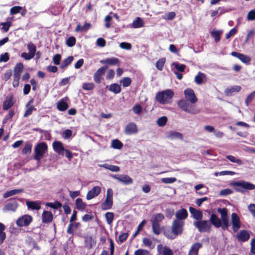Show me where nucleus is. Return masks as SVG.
Wrapping results in <instances>:
<instances>
[{"label":"nucleus","instance_id":"obj_36","mask_svg":"<svg viewBox=\"0 0 255 255\" xmlns=\"http://www.w3.org/2000/svg\"><path fill=\"white\" fill-rule=\"evenodd\" d=\"M73 59L74 58L72 56H69L67 58L65 59L60 66V68L62 69L65 68L72 63Z\"/></svg>","mask_w":255,"mask_h":255},{"label":"nucleus","instance_id":"obj_14","mask_svg":"<svg viewBox=\"0 0 255 255\" xmlns=\"http://www.w3.org/2000/svg\"><path fill=\"white\" fill-rule=\"evenodd\" d=\"M53 150L59 155H63L65 148L63 143L60 141H55L52 143Z\"/></svg>","mask_w":255,"mask_h":255},{"label":"nucleus","instance_id":"obj_63","mask_svg":"<svg viewBox=\"0 0 255 255\" xmlns=\"http://www.w3.org/2000/svg\"><path fill=\"white\" fill-rule=\"evenodd\" d=\"M12 75V71L11 69H9L6 70L3 74V77L2 78L3 80L5 81H7L9 80L11 76Z\"/></svg>","mask_w":255,"mask_h":255},{"label":"nucleus","instance_id":"obj_9","mask_svg":"<svg viewBox=\"0 0 255 255\" xmlns=\"http://www.w3.org/2000/svg\"><path fill=\"white\" fill-rule=\"evenodd\" d=\"M231 223L233 231L237 232L241 228V221L239 217L235 213H233L231 215Z\"/></svg>","mask_w":255,"mask_h":255},{"label":"nucleus","instance_id":"obj_8","mask_svg":"<svg viewBox=\"0 0 255 255\" xmlns=\"http://www.w3.org/2000/svg\"><path fill=\"white\" fill-rule=\"evenodd\" d=\"M32 217L30 215H24L17 220L16 224L20 227H26L32 222Z\"/></svg>","mask_w":255,"mask_h":255},{"label":"nucleus","instance_id":"obj_17","mask_svg":"<svg viewBox=\"0 0 255 255\" xmlns=\"http://www.w3.org/2000/svg\"><path fill=\"white\" fill-rule=\"evenodd\" d=\"M231 55L234 57H236L239 59L243 63L246 64H249L251 61V59L250 56L238 53L236 51H233L231 53Z\"/></svg>","mask_w":255,"mask_h":255},{"label":"nucleus","instance_id":"obj_39","mask_svg":"<svg viewBox=\"0 0 255 255\" xmlns=\"http://www.w3.org/2000/svg\"><path fill=\"white\" fill-rule=\"evenodd\" d=\"M222 31H220V30L214 31V30H213L211 33V35L212 37L214 38L215 42H218L220 40L221 35L222 34Z\"/></svg>","mask_w":255,"mask_h":255},{"label":"nucleus","instance_id":"obj_40","mask_svg":"<svg viewBox=\"0 0 255 255\" xmlns=\"http://www.w3.org/2000/svg\"><path fill=\"white\" fill-rule=\"evenodd\" d=\"M112 146L114 149H120L123 147V144L120 140L116 139L112 140Z\"/></svg>","mask_w":255,"mask_h":255},{"label":"nucleus","instance_id":"obj_4","mask_svg":"<svg viewBox=\"0 0 255 255\" xmlns=\"http://www.w3.org/2000/svg\"><path fill=\"white\" fill-rule=\"evenodd\" d=\"M48 146L45 142L38 143L34 149V159L40 161L47 151Z\"/></svg>","mask_w":255,"mask_h":255},{"label":"nucleus","instance_id":"obj_13","mask_svg":"<svg viewBox=\"0 0 255 255\" xmlns=\"http://www.w3.org/2000/svg\"><path fill=\"white\" fill-rule=\"evenodd\" d=\"M101 192V188L100 186H94L87 193L86 195V199L88 200H91L99 195Z\"/></svg>","mask_w":255,"mask_h":255},{"label":"nucleus","instance_id":"obj_48","mask_svg":"<svg viewBox=\"0 0 255 255\" xmlns=\"http://www.w3.org/2000/svg\"><path fill=\"white\" fill-rule=\"evenodd\" d=\"M167 118L165 116H162L160 118H159V119H158L157 121V124L159 126V127H163L164 126L167 122Z\"/></svg>","mask_w":255,"mask_h":255},{"label":"nucleus","instance_id":"obj_50","mask_svg":"<svg viewBox=\"0 0 255 255\" xmlns=\"http://www.w3.org/2000/svg\"><path fill=\"white\" fill-rule=\"evenodd\" d=\"M105 218L106 219L107 223L110 225L113 221L114 214L112 212H107L105 214Z\"/></svg>","mask_w":255,"mask_h":255},{"label":"nucleus","instance_id":"obj_18","mask_svg":"<svg viewBox=\"0 0 255 255\" xmlns=\"http://www.w3.org/2000/svg\"><path fill=\"white\" fill-rule=\"evenodd\" d=\"M33 99H31L26 104L25 106L27 108V110L23 115V117L24 118L28 117L32 114L33 111H36V109L33 106L30 105L33 103Z\"/></svg>","mask_w":255,"mask_h":255},{"label":"nucleus","instance_id":"obj_1","mask_svg":"<svg viewBox=\"0 0 255 255\" xmlns=\"http://www.w3.org/2000/svg\"><path fill=\"white\" fill-rule=\"evenodd\" d=\"M185 99L179 100L177 105L183 111L192 114H196L199 111L196 108L195 104L198 101L194 91L191 88H187L184 91Z\"/></svg>","mask_w":255,"mask_h":255},{"label":"nucleus","instance_id":"obj_52","mask_svg":"<svg viewBox=\"0 0 255 255\" xmlns=\"http://www.w3.org/2000/svg\"><path fill=\"white\" fill-rule=\"evenodd\" d=\"M226 158L230 161L234 163H237L239 165H241L242 164V161L241 159H237L233 155H227Z\"/></svg>","mask_w":255,"mask_h":255},{"label":"nucleus","instance_id":"obj_23","mask_svg":"<svg viewBox=\"0 0 255 255\" xmlns=\"http://www.w3.org/2000/svg\"><path fill=\"white\" fill-rule=\"evenodd\" d=\"M175 216L177 218L176 220H184L188 217L187 211L184 208L178 210L175 213Z\"/></svg>","mask_w":255,"mask_h":255},{"label":"nucleus","instance_id":"obj_55","mask_svg":"<svg viewBox=\"0 0 255 255\" xmlns=\"http://www.w3.org/2000/svg\"><path fill=\"white\" fill-rule=\"evenodd\" d=\"M0 25L2 26L1 30H3L4 32H7L11 25V22L10 21L1 22Z\"/></svg>","mask_w":255,"mask_h":255},{"label":"nucleus","instance_id":"obj_43","mask_svg":"<svg viewBox=\"0 0 255 255\" xmlns=\"http://www.w3.org/2000/svg\"><path fill=\"white\" fill-rule=\"evenodd\" d=\"M27 48L29 51V53L34 57L36 51V48L35 45L32 42H29L27 44Z\"/></svg>","mask_w":255,"mask_h":255},{"label":"nucleus","instance_id":"obj_29","mask_svg":"<svg viewBox=\"0 0 255 255\" xmlns=\"http://www.w3.org/2000/svg\"><path fill=\"white\" fill-rule=\"evenodd\" d=\"M113 205V200L105 199L101 204V207L102 210H110L112 208Z\"/></svg>","mask_w":255,"mask_h":255},{"label":"nucleus","instance_id":"obj_5","mask_svg":"<svg viewBox=\"0 0 255 255\" xmlns=\"http://www.w3.org/2000/svg\"><path fill=\"white\" fill-rule=\"evenodd\" d=\"M194 225L201 233H209L211 231V225L209 221L206 220H201L199 221L195 222H194Z\"/></svg>","mask_w":255,"mask_h":255},{"label":"nucleus","instance_id":"obj_34","mask_svg":"<svg viewBox=\"0 0 255 255\" xmlns=\"http://www.w3.org/2000/svg\"><path fill=\"white\" fill-rule=\"evenodd\" d=\"M75 204L76 208L81 211H83L85 209L87 205L84 202L81 198H77L75 201Z\"/></svg>","mask_w":255,"mask_h":255},{"label":"nucleus","instance_id":"obj_27","mask_svg":"<svg viewBox=\"0 0 255 255\" xmlns=\"http://www.w3.org/2000/svg\"><path fill=\"white\" fill-rule=\"evenodd\" d=\"M210 221L216 228H220L221 226V220L216 214H212L211 215Z\"/></svg>","mask_w":255,"mask_h":255},{"label":"nucleus","instance_id":"obj_46","mask_svg":"<svg viewBox=\"0 0 255 255\" xmlns=\"http://www.w3.org/2000/svg\"><path fill=\"white\" fill-rule=\"evenodd\" d=\"M46 205V206L54 209H57L62 207V204L59 201H55L54 203L48 202L47 203Z\"/></svg>","mask_w":255,"mask_h":255},{"label":"nucleus","instance_id":"obj_2","mask_svg":"<svg viewBox=\"0 0 255 255\" xmlns=\"http://www.w3.org/2000/svg\"><path fill=\"white\" fill-rule=\"evenodd\" d=\"M174 95V93L172 90L167 89L158 92L156 94L155 100L161 104H169L172 103V100Z\"/></svg>","mask_w":255,"mask_h":255},{"label":"nucleus","instance_id":"obj_59","mask_svg":"<svg viewBox=\"0 0 255 255\" xmlns=\"http://www.w3.org/2000/svg\"><path fill=\"white\" fill-rule=\"evenodd\" d=\"M204 74L199 72L195 77V82L197 84L200 85L203 83L202 76Z\"/></svg>","mask_w":255,"mask_h":255},{"label":"nucleus","instance_id":"obj_10","mask_svg":"<svg viewBox=\"0 0 255 255\" xmlns=\"http://www.w3.org/2000/svg\"><path fill=\"white\" fill-rule=\"evenodd\" d=\"M18 204L16 201V198H11L8 202L4 205V210L6 211L14 212L18 208Z\"/></svg>","mask_w":255,"mask_h":255},{"label":"nucleus","instance_id":"obj_62","mask_svg":"<svg viewBox=\"0 0 255 255\" xmlns=\"http://www.w3.org/2000/svg\"><path fill=\"white\" fill-rule=\"evenodd\" d=\"M255 97V91L249 94L246 99V104L247 106H249V104L253 101V99Z\"/></svg>","mask_w":255,"mask_h":255},{"label":"nucleus","instance_id":"obj_35","mask_svg":"<svg viewBox=\"0 0 255 255\" xmlns=\"http://www.w3.org/2000/svg\"><path fill=\"white\" fill-rule=\"evenodd\" d=\"M100 166L113 172H118L120 170V168L118 166L108 164L107 163L101 165Z\"/></svg>","mask_w":255,"mask_h":255},{"label":"nucleus","instance_id":"obj_21","mask_svg":"<svg viewBox=\"0 0 255 255\" xmlns=\"http://www.w3.org/2000/svg\"><path fill=\"white\" fill-rule=\"evenodd\" d=\"M203 245L200 243H195L193 244L188 253V255H198L199 249L202 248Z\"/></svg>","mask_w":255,"mask_h":255},{"label":"nucleus","instance_id":"obj_11","mask_svg":"<svg viewBox=\"0 0 255 255\" xmlns=\"http://www.w3.org/2000/svg\"><path fill=\"white\" fill-rule=\"evenodd\" d=\"M138 132V128L136 125L133 122L128 123L124 129V133L127 135L136 134Z\"/></svg>","mask_w":255,"mask_h":255},{"label":"nucleus","instance_id":"obj_41","mask_svg":"<svg viewBox=\"0 0 255 255\" xmlns=\"http://www.w3.org/2000/svg\"><path fill=\"white\" fill-rule=\"evenodd\" d=\"M131 79L129 77H124L121 80L120 82L124 87H127L130 85L131 83Z\"/></svg>","mask_w":255,"mask_h":255},{"label":"nucleus","instance_id":"obj_19","mask_svg":"<svg viewBox=\"0 0 255 255\" xmlns=\"http://www.w3.org/2000/svg\"><path fill=\"white\" fill-rule=\"evenodd\" d=\"M53 219V215L50 211L44 210L42 214V221L43 223L48 224L51 223Z\"/></svg>","mask_w":255,"mask_h":255},{"label":"nucleus","instance_id":"obj_30","mask_svg":"<svg viewBox=\"0 0 255 255\" xmlns=\"http://www.w3.org/2000/svg\"><path fill=\"white\" fill-rule=\"evenodd\" d=\"M108 90L115 94H118L121 92L122 89L118 84L113 83L109 86Z\"/></svg>","mask_w":255,"mask_h":255},{"label":"nucleus","instance_id":"obj_33","mask_svg":"<svg viewBox=\"0 0 255 255\" xmlns=\"http://www.w3.org/2000/svg\"><path fill=\"white\" fill-rule=\"evenodd\" d=\"M23 189H15L11 190L10 191H7L6 192H5L3 194V197L4 198H7L10 196L21 193L23 192Z\"/></svg>","mask_w":255,"mask_h":255},{"label":"nucleus","instance_id":"obj_32","mask_svg":"<svg viewBox=\"0 0 255 255\" xmlns=\"http://www.w3.org/2000/svg\"><path fill=\"white\" fill-rule=\"evenodd\" d=\"M91 27V25L90 23H85L83 26H81L80 24H78L76 28L75 29V31L78 32H83V31H87L89 30Z\"/></svg>","mask_w":255,"mask_h":255},{"label":"nucleus","instance_id":"obj_64","mask_svg":"<svg viewBox=\"0 0 255 255\" xmlns=\"http://www.w3.org/2000/svg\"><path fill=\"white\" fill-rule=\"evenodd\" d=\"M132 111L134 113L138 115L141 113L142 111V108L140 105L137 104L132 108Z\"/></svg>","mask_w":255,"mask_h":255},{"label":"nucleus","instance_id":"obj_16","mask_svg":"<svg viewBox=\"0 0 255 255\" xmlns=\"http://www.w3.org/2000/svg\"><path fill=\"white\" fill-rule=\"evenodd\" d=\"M236 237L238 241L245 242L249 240L250 234L247 230H242L237 234Z\"/></svg>","mask_w":255,"mask_h":255},{"label":"nucleus","instance_id":"obj_45","mask_svg":"<svg viewBox=\"0 0 255 255\" xmlns=\"http://www.w3.org/2000/svg\"><path fill=\"white\" fill-rule=\"evenodd\" d=\"M151 227L153 232L157 235H158L160 234L161 229L160 228V224H154L151 223Z\"/></svg>","mask_w":255,"mask_h":255},{"label":"nucleus","instance_id":"obj_15","mask_svg":"<svg viewBox=\"0 0 255 255\" xmlns=\"http://www.w3.org/2000/svg\"><path fill=\"white\" fill-rule=\"evenodd\" d=\"M100 63L108 65H120V60L116 57L108 58L105 59L101 60Z\"/></svg>","mask_w":255,"mask_h":255},{"label":"nucleus","instance_id":"obj_3","mask_svg":"<svg viewBox=\"0 0 255 255\" xmlns=\"http://www.w3.org/2000/svg\"><path fill=\"white\" fill-rule=\"evenodd\" d=\"M231 185L234 187L236 191L241 193H244L245 190L240 188L249 190L255 189V185L244 180L234 182Z\"/></svg>","mask_w":255,"mask_h":255},{"label":"nucleus","instance_id":"obj_58","mask_svg":"<svg viewBox=\"0 0 255 255\" xmlns=\"http://www.w3.org/2000/svg\"><path fill=\"white\" fill-rule=\"evenodd\" d=\"M233 193V191L232 189L226 188L223 189L220 191L219 195L220 196H227L228 195H230Z\"/></svg>","mask_w":255,"mask_h":255},{"label":"nucleus","instance_id":"obj_56","mask_svg":"<svg viewBox=\"0 0 255 255\" xmlns=\"http://www.w3.org/2000/svg\"><path fill=\"white\" fill-rule=\"evenodd\" d=\"M22 9V7L20 6H14L12 7L10 9V13L12 15L16 14L20 12Z\"/></svg>","mask_w":255,"mask_h":255},{"label":"nucleus","instance_id":"obj_42","mask_svg":"<svg viewBox=\"0 0 255 255\" xmlns=\"http://www.w3.org/2000/svg\"><path fill=\"white\" fill-rule=\"evenodd\" d=\"M95 85L94 83H84L82 85V88L86 91H91L94 89Z\"/></svg>","mask_w":255,"mask_h":255},{"label":"nucleus","instance_id":"obj_49","mask_svg":"<svg viewBox=\"0 0 255 255\" xmlns=\"http://www.w3.org/2000/svg\"><path fill=\"white\" fill-rule=\"evenodd\" d=\"M165 62V58H161L158 60L155 64L156 67L159 70H162Z\"/></svg>","mask_w":255,"mask_h":255},{"label":"nucleus","instance_id":"obj_38","mask_svg":"<svg viewBox=\"0 0 255 255\" xmlns=\"http://www.w3.org/2000/svg\"><path fill=\"white\" fill-rule=\"evenodd\" d=\"M144 25L143 20L139 17H137L133 21L132 26L134 28H138L142 27Z\"/></svg>","mask_w":255,"mask_h":255},{"label":"nucleus","instance_id":"obj_53","mask_svg":"<svg viewBox=\"0 0 255 255\" xmlns=\"http://www.w3.org/2000/svg\"><path fill=\"white\" fill-rule=\"evenodd\" d=\"M173 65H174L175 68L180 72H184L186 67V66L184 64H179L178 62H173Z\"/></svg>","mask_w":255,"mask_h":255},{"label":"nucleus","instance_id":"obj_44","mask_svg":"<svg viewBox=\"0 0 255 255\" xmlns=\"http://www.w3.org/2000/svg\"><path fill=\"white\" fill-rule=\"evenodd\" d=\"M32 145L30 143H26L22 148V152L24 154H29L31 152Z\"/></svg>","mask_w":255,"mask_h":255},{"label":"nucleus","instance_id":"obj_60","mask_svg":"<svg viewBox=\"0 0 255 255\" xmlns=\"http://www.w3.org/2000/svg\"><path fill=\"white\" fill-rule=\"evenodd\" d=\"M9 54L7 52H5L4 54H2L0 56V63L6 62L9 60Z\"/></svg>","mask_w":255,"mask_h":255},{"label":"nucleus","instance_id":"obj_31","mask_svg":"<svg viewBox=\"0 0 255 255\" xmlns=\"http://www.w3.org/2000/svg\"><path fill=\"white\" fill-rule=\"evenodd\" d=\"M81 226V224L79 222H75L74 223H70L68 226L67 230V233L69 234L73 235L74 234V230L73 228L75 229H77L79 228Z\"/></svg>","mask_w":255,"mask_h":255},{"label":"nucleus","instance_id":"obj_7","mask_svg":"<svg viewBox=\"0 0 255 255\" xmlns=\"http://www.w3.org/2000/svg\"><path fill=\"white\" fill-rule=\"evenodd\" d=\"M108 68V66H104L100 67L96 71L93 75L94 81L96 83L100 84L101 83L102 77L104 75Z\"/></svg>","mask_w":255,"mask_h":255},{"label":"nucleus","instance_id":"obj_28","mask_svg":"<svg viewBox=\"0 0 255 255\" xmlns=\"http://www.w3.org/2000/svg\"><path fill=\"white\" fill-rule=\"evenodd\" d=\"M26 205L28 208L32 210H38L41 208L40 203L38 201H27L26 202Z\"/></svg>","mask_w":255,"mask_h":255},{"label":"nucleus","instance_id":"obj_47","mask_svg":"<svg viewBox=\"0 0 255 255\" xmlns=\"http://www.w3.org/2000/svg\"><path fill=\"white\" fill-rule=\"evenodd\" d=\"M221 227L224 230H228L229 227V218H223L221 219Z\"/></svg>","mask_w":255,"mask_h":255},{"label":"nucleus","instance_id":"obj_24","mask_svg":"<svg viewBox=\"0 0 255 255\" xmlns=\"http://www.w3.org/2000/svg\"><path fill=\"white\" fill-rule=\"evenodd\" d=\"M69 105L64 98L60 99L57 103V109L61 112L65 111L68 109Z\"/></svg>","mask_w":255,"mask_h":255},{"label":"nucleus","instance_id":"obj_22","mask_svg":"<svg viewBox=\"0 0 255 255\" xmlns=\"http://www.w3.org/2000/svg\"><path fill=\"white\" fill-rule=\"evenodd\" d=\"M189 210L190 213L192 215L193 218L197 220V221L202 220L203 217V213L202 211L198 210L192 207H189Z\"/></svg>","mask_w":255,"mask_h":255},{"label":"nucleus","instance_id":"obj_26","mask_svg":"<svg viewBox=\"0 0 255 255\" xmlns=\"http://www.w3.org/2000/svg\"><path fill=\"white\" fill-rule=\"evenodd\" d=\"M23 68L24 67L22 63L19 62L16 63L13 69V76L20 77Z\"/></svg>","mask_w":255,"mask_h":255},{"label":"nucleus","instance_id":"obj_25","mask_svg":"<svg viewBox=\"0 0 255 255\" xmlns=\"http://www.w3.org/2000/svg\"><path fill=\"white\" fill-rule=\"evenodd\" d=\"M164 219V216L162 213H157L154 214L150 219L151 223L160 224Z\"/></svg>","mask_w":255,"mask_h":255},{"label":"nucleus","instance_id":"obj_6","mask_svg":"<svg viewBox=\"0 0 255 255\" xmlns=\"http://www.w3.org/2000/svg\"><path fill=\"white\" fill-rule=\"evenodd\" d=\"M184 223L183 221H179L178 220H174L173 222L171 230L172 233L177 236L181 234L183 232V229Z\"/></svg>","mask_w":255,"mask_h":255},{"label":"nucleus","instance_id":"obj_54","mask_svg":"<svg viewBox=\"0 0 255 255\" xmlns=\"http://www.w3.org/2000/svg\"><path fill=\"white\" fill-rule=\"evenodd\" d=\"M218 212L220 213L221 219L228 218V210L226 208H218Z\"/></svg>","mask_w":255,"mask_h":255},{"label":"nucleus","instance_id":"obj_12","mask_svg":"<svg viewBox=\"0 0 255 255\" xmlns=\"http://www.w3.org/2000/svg\"><path fill=\"white\" fill-rule=\"evenodd\" d=\"M15 103L13 96L12 95L6 96L2 104V109L6 111L12 107Z\"/></svg>","mask_w":255,"mask_h":255},{"label":"nucleus","instance_id":"obj_51","mask_svg":"<svg viewBox=\"0 0 255 255\" xmlns=\"http://www.w3.org/2000/svg\"><path fill=\"white\" fill-rule=\"evenodd\" d=\"M76 40L75 37L72 36L69 37L66 41V45L68 47H72L76 44Z\"/></svg>","mask_w":255,"mask_h":255},{"label":"nucleus","instance_id":"obj_57","mask_svg":"<svg viewBox=\"0 0 255 255\" xmlns=\"http://www.w3.org/2000/svg\"><path fill=\"white\" fill-rule=\"evenodd\" d=\"M134 255H149V252L146 250L138 249L134 252Z\"/></svg>","mask_w":255,"mask_h":255},{"label":"nucleus","instance_id":"obj_37","mask_svg":"<svg viewBox=\"0 0 255 255\" xmlns=\"http://www.w3.org/2000/svg\"><path fill=\"white\" fill-rule=\"evenodd\" d=\"M241 87L240 86H235L231 87L230 88H228L226 90L225 93L227 95L230 96L232 93L234 92H239L241 91Z\"/></svg>","mask_w":255,"mask_h":255},{"label":"nucleus","instance_id":"obj_61","mask_svg":"<svg viewBox=\"0 0 255 255\" xmlns=\"http://www.w3.org/2000/svg\"><path fill=\"white\" fill-rule=\"evenodd\" d=\"M176 179L175 177L163 178L161 179V181L164 183L170 184L176 181Z\"/></svg>","mask_w":255,"mask_h":255},{"label":"nucleus","instance_id":"obj_20","mask_svg":"<svg viewBox=\"0 0 255 255\" xmlns=\"http://www.w3.org/2000/svg\"><path fill=\"white\" fill-rule=\"evenodd\" d=\"M114 177L119 180L120 182L124 183L126 185L130 184L132 183L133 180L132 179L127 175H115Z\"/></svg>","mask_w":255,"mask_h":255}]
</instances>
